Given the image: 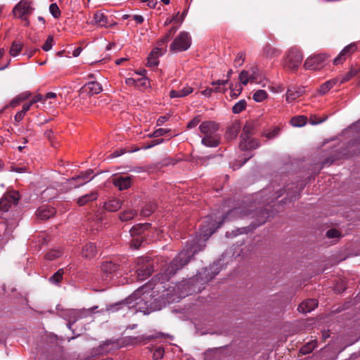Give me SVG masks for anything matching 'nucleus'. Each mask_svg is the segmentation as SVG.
I'll list each match as a JSON object with an SVG mask.
<instances>
[{"mask_svg":"<svg viewBox=\"0 0 360 360\" xmlns=\"http://www.w3.org/2000/svg\"><path fill=\"white\" fill-rule=\"evenodd\" d=\"M318 306V301L315 299H308L302 302L298 307L300 312L307 314L311 312Z\"/></svg>","mask_w":360,"mask_h":360,"instance_id":"obj_21","label":"nucleus"},{"mask_svg":"<svg viewBox=\"0 0 360 360\" xmlns=\"http://www.w3.org/2000/svg\"><path fill=\"white\" fill-rule=\"evenodd\" d=\"M20 199L18 192L9 191L0 199V209L7 212L12 205H16Z\"/></svg>","mask_w":360,"mask_h":360,"instance_id":"obj_14","label":"nucleus"},{"mask_svg":"<svg viewBox=\"0 0 360 360\" xmlns=\"http://www.w3.org/2000/svg\"><path fill=\"white\" fill-rule=\"evenodd\" d=\"M125 83L129 86H136L137 79H135L132 77L127 78L125 80Z\"/></svg>","mask_w":360,"mask_h":360,"instance_id":"obj_61","label":"nucleus"},{"mask_svg":"<svg viewBox=\"0 0 360 360\" xmlns=\"http://www.w3.org/2000/svg\"><path fill=\"white\" fill-rule=\"evenodd\" d=\"M244 60H245V54L243 53H238L234 60L235 66L242 65Z\"/></svg>","mask_w":360,"mask_h":360,"instance_id":"obj_48","label":"nucleus"},{"mask_svg":"<svg viewBox=\"0 0 360 360\" xmlns=\"http://www.w3.org/2000/svg\"><path fill=\"white\" fill-rule=\"evenodd\" d=\"M94 24L99 27H107L108 26V18L107 16L99 11H97L94 15Z\"/></svg>","mask_w":360,"mask_h":360,"instance_id":"obj_28","label":"nucleus"},{"mask_svg":"<svg viewBox=\"0 0 360 360\" xmlns=\"http://www.w3.org/2000/svg\"><path fill=\"white\" fill-rule=\"evenodd\" d=\"M63 250L60 248H53L50 250L45 255V259L49 261H53L61 257Z\"/></svg>","mask_w":360,"mask_h":360,"instance_id":"obj_31","label":"nucleus"},{"mask_svg":"<svg viewBox=\"0 0 360 360\" xmlns=\"http://www.w3.org/2000/svg\"><path fill=\"white\" fill-rule=\"evenodd\" d=\"M191 44V38L188 32H181L174 39L170 46L172 51L180 52L187 50Z\"/></svg>","mask_w":360,"mask_h":360,"instance_id":"obj_9","label":"nucleus"},{"mask_svg":"<svg viewBox=\"0 0 360 360\" xmlns=\"http://www.w3.org/2000/svg\"><path fill=\"white\" fill-rule=\"evenodd\" d=\"M32 99L34 100V102H36V103L38 102H41L42 103H45L44 97V96H41V94L35 95L32 98Z\"/></svg>","mask_w":360,"mask_h":360,"instance_id":"obj_62","label":"nucleus"},{"mask_svg":"<svg viewBox=\"0 0 360 360\" xmlns=\"http://www.w3.org/2000/svg\"><path fill=\"white\" fill-rule=\"evenodd\" d=\"M357 50V46L355 43H352L347 46H345L341 52L339 53V55L335 57L333 60V64L334 65H339L342 63L343 61H345L347 58L350 56L353 53L356 51Z\"/></svg>","mask_w":360,"mask_h":360,"instance_id":"obj_15","label":"nucleus"},{"mask_svg":"<svg viewBox=\"0 0 360 360\" xmlns=\"http://www.w3.org/2000/svg\"><path fill=\"white\" fill-rule=\"evenodd\" d=\"M307 117L305 116H296L291 119V124L296 127H301L307 124Z\"/></svg>","mask_w":360,"mask_h":360,"instance_id":"obj_35","label":"nucleus"},{"mask_svg":"<svg viewBox=\"0 0 360 360\" xmlns=\"http://www.w3.org/2000/svg\"><path fill=\"white\" fill-rule=\"evenodd\" d=\"M231 89V96L236 98L242 91V87L239 85L238 88L236 89H232V85L229 86Z\"/></svg>","mask_w":360,"mask_h":360,"instance_id":"obj_55","label":"nucleus"},{"mask_svg":"<svg viewBox=\"0 0 360 360\" xmlns=\"http://www.w3.org/2000/svg\"><path fill=\"white\" fill-rule=\"evenodd\" d=\"M267 93L264 90H257L256 91L253 95L252 98L255 102H262L267 98Z\"/></svg>","mask_w":360,"mask_h":360,"instance_id":"obj_39","label":"nucleus"},{"mask_svg":"<svg viewBox=\"0 0 360 360\" xmlns=\"http://www.w3.org/2000/svg\"><path fill=\"white\" fill-rule=\"evenodd\" d=\"M63 269H58L53 276L49 278V281L53 284H58L63 279Z\"/></svg>","mask_w":360,"mask_h":360,"instance_id":"obj_38","label":"nucleus"},{"mask_svg":"<svg viewBox=\"0 0 360 360\" xmlns=\"http://www.w3.org/2000/svg\"><path fill=\"white\" fill-rule=\"evenodd\" d=\"M164 355V349L161 347L157 348L153 355V358L154 360H158L161 359Z\"/></svg>","mask_w":360,"mask_h":360,"instance_id":"obj_51","label":"nucleus"},{"mask_svg":"<svg viewBox=\"0 0 360 360\" xmlns=\"http://www.w3.org/2000/svg\"><path fill=\"white\" fill-rule=\"evenodd\" d=\"M182 97L186 96L193 92V89L191 86H186L183 87L181 90H179Z\"/></svg>","mask_w":360,"mask_h":360,"instance_id":"obj_53","label":"nucleus"},{"mask_svg":"<svg viewBox=\"0 0 360 360\" xmlns=\"http://www.w3.org/2000/svg\"><path fill=\"white\" fill-rule=\"evenodd\" d=\"M257 70V68L255 67L252 68L251 74H249L246 70L241 71L238 76L240 84L246 85L249 82H250L252 83L262 84L263 87L266 86L268 81L265 80L264 82H262L261 80H259Z\"/></svg>","mask_w":360,"mask_h":360,"instance_id":"obj_12","label":"nucleus"},{"mask_svg":"<svg viewBox=\"0 0 360 360\" xmlns=\"http://www.w3.org/2000/svg\"><path fill=\"white\" fill-rule=\"evenodd\" d=\"M168 131H169L168 129L160 128V129L155 130L153 131V134L150 135V137L162 136L165 135V134H167Z\"/></svg>","mask_w":360,"mask_h":360,"instance_id":"obj_49","label":"nucleus"},{"mask_svg":"<svg viewBox=\"0 0 360 360\" xmlns=\"http://www.w3.org/2000/svg\"><path fill=\"white\" fill-rule=\"evenodd\" d=\"M169 96L171 98H181L182 97L179 90V91H177V90L170 91Z\"/></svg>","mask_w":360,"mask_h":360,"instance_id":"obj_60","label":"nucleus"},{"mask_svg":"<svg viewBox=\"0 0 360 360\" xmlns=\"http://www.w3.org/2000/svg\"><path fill=\"white\" fill-rule=\"evenodd\" d=\"M101 268L102 272L105 276V278H107L110 275L117 271L118 266L111 261H105L103 262Z\"/></svg>","mask_w":360,"mask_h":360,"instance_id":"obj_24","label":"nucleus"},{"mask_svg":"<svg viewBox=\"0 0 360 360\" xmlns=\"http://www.w3.org/2000/svg\"><path fill=\"white\" fill-rule=\"evenodd\" d=\"M357 73V68L352 67L346 74L337 77L339 78L338 86L349 81L352 78L356 76Z\"/></svg>","mask_w":360,"mask_h":360,"instance_id":"obj_30","label":"nucleus"},{"mask_svg":"<svg viewBox=\"0 0 360 360\" xmlns=\"http://www.w3.org/2000/svg\"><path fill=\"white\" fill-rule=\"evenodd\" d=\"M264 53L267 57H274L280 55L281 52L278 49L273 48L270 46H266L264 49Z\"/></svg>","mask_w":360,"mask_h":360,"instance_id":"obj_40","label":"nucleus"},{"mask_svg":"<svg viewBox=\"0 0 360 360\" xmlns=\"http://www.w3.org/2000/svg\"><path fill=\"white\" fill-rule=\"evenodd\" d=\"M31 96V93L29 91L23 92L18 96V99L22 101L27 100Z\"/></svg>","mask_w":360,"mask_h":360,"instance_id":"obj_57","label":"nucleus"},{"mask_svg":"<svg viewBox=\"0 0 360 360\" xmlns=\"http://www.w3.org/2000/svg\"><path fill=\"white\" fill-rule=\"evenodd\" d=\"M177 30V27H172L168 32L158 41L159 46H164L166 44L169 39L174 35Z\"/></svg>","mask_w":360,"mask_h":360,"instance_id":"obj_34","label":"nucleus"},{"mask_svg":"<svg viewBox=\"0 0 360 360\" xmlns=\"http://www.w3.org/2000/svg\"><path fill=\"white\" fill-rule=\"evenodd\" d=\"M303 59L301 51L297 48H291L287 53L283 61L285 69L295 71L300 67Z\"/></svg>","mask_w":360,"mask_h":360,"instance_id":"obj_6","label":"nucleus"},{"mask_svg":"<svg viewBox=\"0 0 360 360\" xmlns=\"http://www.w3.org/2000/svg\"><path fill=\"white\" fill-rule=\"evenodd\" d=\"M156 208V205L153 202L147 203L145 207L142 209L141 214L143 217H148L150 215Z\"/></svg>","mask_w":360,"mask_h":360,"instance_id":"obj_37","label":"nucleus"},{"mask_svg":"<svg viewBox=\"0 0 360 360\" xmlns=\"http://www.w3.org/2000/svg\"><path fill=\"white\" fill-rule=\"evenodd\" d=\"M247 106L245 100L242 99L238 101L232 108V112L234 114H238L243 111Z\"/></svg>","mask_w":360,"mask_h":360,"instance_id":"obj_36","label":"nucleus"},{"mask_svg":"<svg viewBox=\"0 0 360 360\" xmlns=\"http://www.w3.org/2000/svg\"><path fill=\"white\" fill-rule=\"evenodd\" d=\"M305 92L304 87L299 86V87H289L287 90L285 97L286 101L288 103H291L294 101L297 98L302 96Z\"/></svg>","mask_w":360,"mask_h":360,"instance_id":"obj_19","label":"nucleus"},{"mask_svg":"<svg viewBox=\"0 0 360 360\" xmlns=\"http://www.w3.org/2000/svg\"><path fill=\"white\" fill-rule=\"evenodd\" d=\"M213 88H206L205 90L201 91V94L205 96H210L212 93H214Z\"/></svg>","mask_w":360,"mask_h":360,"instance_id":"obj_63","label":"nucleus"},{"mask_svg":"<svg viewBox=\"0 0 360 360\" xmlns=\"http://www.w3.org/2000/svg\"><path fill=\"white\" fill-rule=\"evenodd\" d=\"M200 122L199 116L194 117L191 122L188 123V128H194Z\"/></svg>","mask_w":360,"mask_h":360,"instance_id":"obj_54","label":"nucleus"},{"mask_svg":"<svg viewBox=\"0 0 360 360\" xmlns=\"http://www.w3.org/2000/svg\"><path fill=\"white\" fill-rule=\"evenodd\" d=\"M218 124L212 121H205L199 126V130L203 135L202 143L207 147H216L219 143V137L217 134Z\"/></svg>","mask_w":360,"mask_h":360,"instance_id":"obj_4","label":"nucleus"},{"mask_svg":"<svg viewBox=\"0 0 360 360\" xmlns=\"http://www.w3.org/2000/svg\"><path fill=\"white\" fill-rule=\"evenodd\" d=\"M93 170L89 169L85 172H82L77 176H74L70 179L69 180V183L70 184L73 185L74 183L76 182V184L74 185L75 188L83 186L84 184L89 182L93 179V176H91Z\"/></svg>","mask_w":360,"mask_h":360,"instance_id":"obj_16","label":"nucleus"},{"mask_svg":"<svg viewBox=\"0 0 360 360\" xmlns=\"http://www.w3.org/2000/svg\"><path fill=\"white\" fill-rule=\"evenodd\" d=\"M136 86H142L146 88L150 86V82L146 77H143L137 79Z\"/></svg>","mask_w":360,"mask_h":360,"instance_id":"obj_52","label":"nucleus"},{"mask_svg":"<svg viewBox=\"0 0 360 360\" xmlns=\"http://www.w3.org/2000/svg\"><path fill=\"white\" fill-rule=\"evenodd\" d=\"M97 248L94 243L89 242L85 244L82 250V256L86 259H91L97 254Z\"/></svg>","mask_w":360,"mask_h":360,"instance_id":"obj_22","label":"nucleus"},{"mask_svg":"<svg viewBox=\"0 0 360 360\" xmlns=\"http://www.w3.org/2000/svg\"><path fill=\"white\" fill-rule=\"evenodd\" d=\"M163 141H164L163 139L153 140L148 143V145L147 146L145 147V148H150L155 146H157L160 143H163Z\"/></svg>","mask_w":360,"mask_h":360,"instance_id":"obj_56","label":"nucleus"},{"mask_svg":"<svg viewBox=\"0 0 360 360\" xmlns=\"http://www.w3.org/2000/svg\"><path fill=\"white\" fill-rule=\"evenodd\" d=\"M112 183L115 186L122 191L127 189L131 186L132 179L129 176H118L112 179Z\"/></svg>","mask_w":360,"mask_h":360,"instance_id":"obj_18","label":"nucleus"},{"mask_svg":"<svg viewBox=\"0 0 360 360\" xmlns=\"http://www.w3.org/2000/svg\"><path fill=\"white\" fill-rule=\"evenodd\" d=\"M248 130L249 129L248 127H244L243 132L240 134V142L239 146L242 150L255 149L259 146V141L249 135Z\"/></svg>","mask_w":360,"mask_h":360,"instance_id":"obj_10","label":"nucleus"},{"mask_svg":"<svg viewBox=\"0 0 360 360\" xmlns=\"http://www.w3.org/2000/svg\"><path fill=\"white\" fill-rule=\"evenodd\" d=\"M91 314L90 309H65L60 315L68 321V327L70 329L72 326L79 319L86 317Z\"/></svg>","mask_w":360,"mask_h":360,"instance_id":"obj_8","label":"nucleus"},{"mask_svg":"<svg viewBox=\"0 0 360 360\" xmlns=\"http://www.w3.org/2000/svg\"><path fill=\"white\" fill-rule=\"evenodd\" d=\"M326 236L329 238H339L340 236V233L337 229H331L326 232Z\"/></svg>","mask_w":360,"mask_h":360,"instance_id":"obj_50","label":"nucleus"},{"mask_svg":"<svg viewBox=\"0 0 360 360\" xmlns=\"http://www.w3.org/2000/svg\"><path fill=\"white\" fill-rule=\"evenodd\" d=\"M339 78H333L324 82L319 89L320 95H324L328 93L333 86L338 85Z\"/></svg>","mask_w":360,"mask_h":360,"instance_id":"obj_25","label":"nucleus"},{"mask_svg":"<svg viewBox=\"0 0 360 360\" xmlns=\"http://www.w3.org/2000/svg\"><path fill=\"white\" fill-rule=\"evenodd\" d=\"M146 287L143 286L136 290L129 297L124 301L115 304H108L106 307L107 311L110 312H115L120 309L128 310L134 309V311H138L144 314H149L151 311V307L148 302L145 301L147 297L146 294Z\"/></svg>","mask_w":360,"mask_h":360,"instance_id":"obj_3","label":"nucleus"},{"mask_svg":"<svg viewBox=\"0 0 360 360\" xmlns=\"http://www.w3.org/2000/svg\"><path fill=\"white\" fill-rule=\"evenodd\" d=\"M103 90L101 85L97 82H89L85 84L82 88V92H86L90 95L98 94Z\"/></svg>","mask_w":360,"mask_h":360,"instance_id":"obj_20","label":"nucleus"},{"mask_svg":"<svg viewBox=\"0 0 360 360\" xmlns=\"http://www.w3.org/2000/svg\"><path fill=\"white\" fill-rule=\"evenodd\" d=\"M166 51V46H158L156 48H155L152 51L151 54L156 56L157 57H160L162 56Z\"/></svg>","mask_w":360,"mask_h":360,"instance_id":"obj_46","label":"nucleus"},{"mask_svg":"<svg viewBox=\"0 0 360 360\" xmlns=\"http://www.w3.org/2000/svg\"><path fill=\"white\" fill-rule=\"evenodd\" d=\"M96 192H91L89 194L84 195L78 198L77 203L79 206H83L89 202L96 200L98 198Z\"/></svg>","mask_w":360,"mask_h":360,"instance_id":"obj_29","label":"nucleus"},{"mask_svg":"<svg viewBox=\"0 0 360 360\" xmlns=\"http://www.w3.org/2000/svg\"><path fill=\"white\" fill-rule=\"evenodd\" d=\"M122 347L117 340H108L99 345L98 353H108L112 350H116Z\"/></svg>","mask_w":360,"mask_h":360,"instance_id":"obj_17","label":"nucleus"},{"mask_svg":"<svg viewBox=\"0 0 360 360\" xmlns=\"http://www.w3.org/2000/svg\"><path fill=\"white\" fill-rule=\"evenodd\" d=\"M149 226L148 224H139L137 225L134 226L130 229V234L133 237L131 240V245L135 248L138 249L141 247L143 243V237L141 236L143 231L147 229Z\"/></svg>","mask_w":360,"mask_h":360,"instance_id":"obj_13","label":"nucleus"},{"mask_svg":"<svg viewBox=\"0 0 360 360\" xmlns=\"http://www.w3.org/2000/svg\"><path fill=\"white\" fill-rule=\"evenodd\" d=\"M315 347H316L315 342H308L307 344L304 345V346H302L301 347L300 352L302 354H309L310 352H311L313 351V349L315 348Z\"/></svg>","mask_w":360,"mask_h":360,"instance_id":"obj_42","label":"nucleus"},{"mask_svg":"<svg viewBox=\"0 0 360 360\" xmlns=\"http://www.w3.org/2000/svg\"><path fill=\"white\" fill-rule=\"evenodd\" d=\"M24 116L25 114L23 113V112H22L21 110L18 112L14 117L15 121L17 122H20V121H22Z\"/></svg>","mask_w":360,"mask_h":360,"instance_id":"obj_59","label":"nucleus"},{"mask_svg":"<svg viewBox=\"0 0 360 360\" xmlns=\"http://www.w3.org/2000/svg\"><path fill=\"white\" fill-rule=\"evenodd\" d=\"M326 59L327 56L323 53L310 56L305 60L304 67L307 70H320L325 65Z\"/></svg>","mask_w":360,"mask_h":360,"instance_id":"obj_11","label":"nucleus"},{"mask_svg":"<svg viewBox=\"0 0 360 360\" xmlns=\"http://www.w3.org/2000/svg\"><path fill=\"white\" fill-rule=\"evenodd\" d=\"M23 45L22 43L14 41L12 42L9 53L11 56L15 57L19 54V53L22 50Z\"/></svg>","mask_w":360,"mask_h":360,"instance_id":"obj_33","label":"nucleus"},{"mask_svg":"<svg viewBox=\"0 0 360 360\" xmlns=\"http://www.w3.org/2000/svg\"><path fill=\"white\" fill-rule=\"evenodd\" d=\"M233 74V70L231 69L228 71L226 74V79H219L217 81H214L211 83L212 85H218V86H226L230 80V78Z\"/></svg>","mask_w":360,"mask_h":360,"instance_id":"obj_41","label":"nucleus"},{"mask_svg":"<svg viewBox=\"0 0 360 360\" xmlns=\"http://www.w3.org/2000/svg\"><path fill=\"white\" fill-rule=\"evenodd\" d=\"M49 11L55 18H58L60 15V10L56 3L50 5Z\"/></svg>","mask_w":360,"mask_h":360,"instance_id":"obj_43","label":"nucleus"},{"mask_svg":"<svg viewBox=\"0 0 360 360\" xmlns=\"http://www.w3.org/2000/svg\"><path fill=\"white\" fill-rule=\"evenodd\" d=\"M56 214V210L53 207L49 206H41L37 212V216L41 220H46L50 217L54 216Z\"/></svg>","mask_w":360,"mask_h":360,"instance_id":"obj_23","label":"nucleus"},{"mask_svg":"<svg viewBox=\"0 0 360 360\" xmlns=\"http://www.w3.org/2000/svg\"><path fill=\"white\" fill-rule=\"evenodd\" d=\"M214 86H215V87L213 88L214 92L224 94L227 90L226 86H218V85H214Z\"/></svg>","mask_w":360,"mask_h":360,"instance_id":"obj_58","label":"nucleus"},{"mask_svg":"<svg viewBox=\"0 0 360 360\" xmlns=\"http://www.w3.org/2000/svg\"><path fill=\"white\" fill-rule=\"evenodd\" d=\"M136 214V210L129 209L122 212L120 215V219L122 221H127L134 219Z\"/></svg>","mask_w":360,"mask_h":360,"instance_id":"obj_32","label":"nucleus"},{"mask_svg":"<svg viewBox=\"0 0 360 360\" xmlns=\"http://www.w3.org/2000/svg\"><path fill=\"white\" fill-rule=\"evenodd\" d=\"M214 266L210 269L205 268L202 272L198 273L195 276L182 281L174 288V295L170 297L172 302H179L181 299L191 295L193 292H200L204 288V285L214 278L219 271L212 272Z\"/></svg>","mask_w":360,"mask_h":360,"instance_id":"obj_2","label":"nucleus"},{"mask_svg":"<svg viewBox=\"0 0 360 360\" xmlns=\"http://www.w3.org/2000/svg\"><path fill=\"white\" fill-rule=\"evenodd\" d=\"M56 96H57V95L56 93L49 92L44 96V101L46 102L48 99H53V98H56Z\"/></svg>","mask_w":360,"mask_h":360,"instance_id":"obj_64","label":"nucleus"},{"mask_svg":"<svg viewBox=\"0 0 360 360\" xmlns=\"http://www.w3.org/2000/svg\"><path fill=\"white\" fill-rule=\"evenodd\" d=\"M17 226L15 223H9L8 221H2L0 229H4L2 240H8L13 229Z\"/></svg>","mask_w":360,"mask_h":360,"instance_id":"obj_26","label":"nucleus"},{"mask_svg":"<svg viewBox=\"0 0 360 360\" xmlns=\"http://www.w3.org/2000/svg\"><path fill=\"white\" fill-rule=\"evenodd\" d=\"M250 214L245 205H241L239 207H235L229 210L223 219L217 221L215 216L210 215L207 217L204 222L207 224L200 226V232L198 236L197 241H192V243L186 250L181 251L179 255L170 262L164 274H158L160 283L162 284L165 281H168L171 276L185 266L191 256H193L198 252L202 250L205 245V242L221 226L224 221H229L242 218Z\"/></svg>","mask_w":360,"mask_h":360,"instance_id":"obj_1","label":"nucleus"},{"mask_svg":"<svg viewBox=\"0 0 360 360\" xmlns=\"http://www.w3.org/2000/svg\"><path fill=\"white\" fill-rule=\"evenodd\" d=\"M136 273L139 281H144L150 276L153 272L152 264H150L148 257H140L136 259Z\"/></svg>","mask_w":360,"mask_h":360,"instance_id":"obj_7","label":"nucleus"},{"mask_svg":"<svg viewBox=\"0 0 360 360\" xmlns=\"http://www.w3.org/2000/svg\"><path fill=\"white\" fill-rule=\"evenodd\" d=\"M158 63H159L158 57L150 53V55L148 57V62H147L148 65L150 67H155L158 65Z\"/></svg>","mask_w":360,"mask_h":360,"instance_id":"obj_45","label":"nucleus"},{"mask_svg":"<svg viewBox=\"0 0 360 360\" xmlns=\"http://www.w3.org/2000/svg\"><path fill=\"white\" fill-rule=\"evenodd\" d=\"M104 209L109 212H116L122 207V202L116 198L110 199L104 204Z\"/></svg>","mask_w":360,"mask_h":360,"instance_id":"obj_27","label":"nucleus"},{"mask_svg":"<svg viewBox=\"0 0 360 360\" xmlns=\"http://www.w3.org/2000/svg\"><path fill=\"white\" fill-rule=\"evenodd\" d=\"M34 8L32 2L29 0H21L13 8V13L16 18L20 19L23 25L28 27L30 24L29 17Z\"/></svg>","mask_w":360,"mask_h":360,"instance_id":"obj_5","label":"nucleus"},{"mask_svg":"<svg viewBox=\"0 0 360 360\" xmlns=\"http://www.w3.org/2000/svg\"><path fill=\"white\" fill-rule=\"evenodd\" d=\"M53 44V37L52 36H49L42 46V49L44 51H49L52 49Z\"/></svg>","mask_w":360,"mask_h":360,"instance_id":"obj_44","label":"nucleus"},{"mask_svg":"<svg viewBox=\"0 0 360 360\" xmlns=\"http://www.w3.org/2000/svg\"><path fill=\"white\" fill-rule=\"evenodd\" d=\"M260 214L262 215V219H259V221L257 224H254V225H251V229H255L257 226L261 225V224H263L265 223L266 221V219L269 217V216H266L268 214L267 212L265 210H262L260 211Z\"/></svg>","mask_w":360,"mask_h":360,"instance_id":"obj_47","label":"nucleus"}]
</instances>
